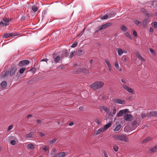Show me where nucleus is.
I'll return each mask as SVG.
<instances>
[{
  "instance_id": "33",
  "label": "nucleus",
  "mask_w": 157,
  "mask_h": 157,
  "mask_svg": "<svg viewBox=\"0 0 157 157\" xmlns=\"http://www.w3.org/2000/svg\"><path fill=\"white\" fill-rule=\"evenodd\" d=\"M1 86L2 88H6V87L7 83L5 81L2 82L1 83Z\"/></svg>"
},
{
  "instance_id": "43",
  "label": "nucleus",
  "mask_w": 157,
  "mask_h": 157,
  "mask_svg": "<svg viewBox=\"0 0 157 157\" xmlns=\"http://www.w3.org/2000/svg\"><path fill=\"white\" fill-rule=\"evenodd\" d=\"M75 52V51H72L69 57L70 58L74 56V53Z\"/></svg>"
},
{
  "instance_id": "61",
  "label": "nucleus",
  "mask_w": 157,
  "mask_h": 157,
  "mask_svg": "<svg viewBox=\"0 0 157 157\" xmlns=\"http://www.w3.org/2000/svg\"><path fill=\"white\" fill-rule=\"evenodd\" d=\"M83 30L81 32V33H80L79 34H78V36H81L82 35V34H83Z\"/></svg>"
},
{
  "instance_id": "27",
  "label": "nucleus",
  "mask_w": 157,
  "mask_h": 157,
  "mask_svg": "<svg viewBox=\"0 0 157 157\" xmlns=\"http://www.w3.org/2000/svg\"><path fill=\"white\" fill-rule=\"evenodd\" d=\"M151 140V138L150 137H148L146 139L144 140L142 142V144H144L146 143L149 142Z\"/></svg>"
},
{
  "instance_id": "23",
  "label": "nucleus",
  "mask_w": 157,
  "mask_h": 157,
  "mask_svg": "<svg viewBox=\"0 0 157 157\" xmlns=\"http://www.w3.org/2000/svg\"><path fill=\"white\" fill-rule=\"evenodd\" d=\"M34 132H30L29 133L27 134L26 135V137L27 138H32L33 137Z\"/></svg>"
},
{
  "instance_id": "40",
  "label": "nucleus",
  "mask_w": 157,
  "mask_h": 157,
  "mask_svg": "<svg viewBox=\"0 0 157 157\" xmlns=\"http://www.w3.org/2000/svg\"><path fill=\"white\" fill-rule=\"evenodd\" d=\"M134 23L136 25H138L140 24H141V21L136 20L134 21Z\"/></svg>"
},
{
  "instance_id": "63",
  "label": "nucleus",
  "mask_w": 157,
  "mask_h": 157,
  "mask_svg": "<svg viewBox=\"0 0 157 157\" xmlns=\"http://www.w3.org/2000/svg\"><path fill=\"white\" fill-rule=\"evenodd\" d=\"M32 116V115H31V114H29V115H28L27 116V118H29V117H31Z\"/></svg>"
},
{
  "instance_id": "53",
  "label": "nucleus",
  "mask_w": 157,
  "mask_h": 157,
  "mask_svg": "<svg viewBox=\"0 0 157 157\" xmlns=\"http://www.w3.org/2000/svg\"><path fill=\"white\" fill-rule=\"evenodd\" d=\"M147 116V115L145 113H142L141 115V117L142 119H144Z\"/></svg>"
},
{
  "instance_id": "13",
  "label": "nucleus",
  "mask_w": 157,
  "mask_h": 157,
  "mask_svg": "<svg viewBox=\"0 0 157 157\" xmlns=\"http://www.w3.org/2000/svg\"><path fill=\"white\" fill-rule=\"evenodd\" d=\"M15 36L16 35L13 33H8L4 34L3 36V37L4 38H8Z\"/></svg>"
},
{
  "instance_id": "18",
  "label": "nucleus",
  "mask_w": 157,
  "mask_h": 157,
  "mask_svg": "<svg viewBox=\"0 0 157 157\" xmlns=\"http://www.w3.org/2000/svg\"><path fill=\"white\" fill-rule=\"evenodd\" d=\"M79 71L86 74H88L89 73V71L84 68L80 69Z\"/></svg>"
},
{
  "instance_id": "25",
  "label": "nucleus",
  "mask_w": 157,
  "mask_h": 157,
  "mask_svg": "<svg viewBox=\"0 0 157 157\" xmlns=\"http://www.w3.org/2000/svg\"><path fill=\"white\" fill-rule=\"evenodd\" d=\"M27 147L29 149H34L35 147V145L32 144H28Z\"/></svg>"
},
{
  "instance_id": "56",
  "label": "nucleus",
  "mask_w": 157,
  "mask_h": 157,
  "mask_svg": "<svg viewBox=\"0 0 157 157\" xmlns=\"http://www.w3.org/2000/svg\"><path fill=\"white\" fill-rule=\"evenodd\" d=\"M133 34L135 36H137V33H136V32L135 31H133Z\"/></svg>"
},
{
  "instance_id": "44",
  "label": "nucleus",
  "mask_w": 157,
  "mask_h": 157,
  "mask_svg": "<svg viewBox=\"0 0 157 157\" xmlns=\"http://www.w3.org/2000/svg\"><path fill=\"white\" fill-rule=\"evenodd\" d=\"M125 35L128 37L129 38L131 39V36L129 34V33L128 32H126L125 33Z\"/></svg>"
},
{
  "instance_id": "46",
  "label": "nucleus",
  "mask_w": 157,
  "mask_h": 157,
  "mask_svg": "<svg viewBox=\"0 0 157 157\" xmlns=\"http://www.w3.org/2000/svg\"><path fill=\"white\" fill-rule=\"evenodd\" d=\"M25 68H21L20 70H19V73L20 74H22V73H23V72H24V71H25Z\"/></svg>"
},
{
  "instance_id": "19",
  "label": "nucleus",
  "mask_w": 157,
  "mask_h": 157,
  "mask_svg": "<svg viewBox=\"0 0 157 157\" xmlns=\"http://www.w3.org/2000/svg\"><path fill=\"white\" fill-rule=\"evenodd\" d=\"M57 140V139L56 138H55L51 140L48 141V143L50 145H52L54 143H55Z\"/></svg>"
},
{
  "instance_id": "38",
  "label": "nucleus",
  "mask_w": 157,
  "mask_h": 157,
  "mask_svg": "<svg viewBox=\"0 0 157 157\" xmlns=\"http://www.w3.org/2000/svg\"><path fill=\"white\" fill-rule=\"evenodd\" d=\"M17 140H14L10 141V143L13 145H14L16 144V141Z\"/></svg>"
},
{
  "instance_id": "32",
  "label": "nucleus",
  "mask_w": 157,
  "mask_h": 157,
  "mask_svg": "<svg viewBox=\"0 0 157 157\" xmlns=\"http://www.w3.org/2000/svg\"><path fill=\"white\" fill-rule=\"evenodd\" d=\"M111 123L110 122L108 124H106L103 128L105 129V131L109 128L111 126Z\"/></svg>"
},
{
  "instance_id": "14",
  "label": "nucleus",
  "mask_w": 157,
  "mask_h": 157,
  "mask_svg": "<svg viewBox=\"0 0 157 157\" xmlns=\"http://www.w3.org/2000/svg\"><path fill=\"white\" fill-rule=\"evenodd\" d=\"M149 117H157V111H151L147 113Z\"/></svg>"
},
{
  "instance_id": "59",
  "label": "nucleus",
  "mask_w": 157,
  "mask_h": 157,
  "mask_svg": "<svg viewBox=\"0 0 157 157\" xmlns=\"http://www.w3.org/2000/svg\"><path fill=\"white\" fill-rule=\"evenodd\" d=\"M103 153L105 157H108V155L105 152H104Z\"/></svg>"
},
{
  "instance_id": "34",
  "label": "nucleus",
  "mask_w": 157,
  "mask_h": 157,
  "mask_svg": "<svg viewBox=\"0 0 157 157\" xmlns=\"http://www.w3.org/2000/svg\"><path fill=\"white\" fill-rule=\"evenodd\" d=\"M157 150V145L151 148L150 150L151 152L155 151Z\"/></svg>"
},
{
  "instance_id": "51",
  "label": "nucleus",
  "mask_w": 157,
  "mask_h": 157,
  "mask_svg": "<svg viewBox=\"0 0 157 157\" xmlns=\"http://www.w3.org/2000/svg\"><path fill=\"white\" fill-rule=\"evenodd\" d=\"M77 43H75L72 44L71 46V47L72 48H75L77 46Z\"/></svg>"
},
{
  "instance_id": "58",
  "label": "nucleus",
  "mask_w": 157,
  "mask_h": 157,
  "mask_svg": "<svg viewBox=\"0 0 157 157\" xmlns=\"http://www.w3.org/2000/svg\"><path fill=\"white\" fill-rule=\"evenodd\" d=\"M153 29L152 28H150L149 29V31L151 33H152L153 32Z\"/></svg>"
},
{
  "instance_id": "10",
  "label": "nucleus",
  "mask_w": 157,
  "mask_h": 157,
  "mask_svg": "<svg viewBox=\"0 0 157 157\" xmlns=\"http://www.w3.org/2000/svg\"><path fill=\"white\" fill-rule=\"evenodd\" d=\"M124 119L127 121H131L132 118V116L131 114L125 113L124 116Z\"/></svg>"
},
{
  "instance_id": "54",
  "label": "nucleus",
  "mask_w": 157,
  "mask_h": 157,
  "mask_svg": "<svg viewBox=\"0 0 157 157\" xmlns=\"http://www.w3.org/2000/svg\"><path fill=\"white\" fill-rule=\"evenodd\" d=\"M64 54V52H63L61 54V56H60V57H61V59H62L63 58H64V56H65V55Z\"/></svg>"
},
{
  "instance_id": "52",
  "label": "nucleus",
  "mask_w": 157,
  "mask_h": 157,
  "mask_svg": "<svg viewBox=\"0 0 157 157\" xmlns=\"http://www.w3.org/2000/svg\"><path fill=\"white\" fill-rule=\"evenodd\" d=\"M115 66L117 69H118L119 68V64L117 62H115Z\"/></svg>"
},
{
  "instance_id": "3",
  "label": "nucleus",
  "mask_w": 157,
  "mask_h": 157,
  "mask_svg": "<svg viewBox=\"0 0 157 157\" xmlns=\"http://www.w3.org/2000/svg\"><path fill=\"white\" fill-rule=\"evenodd\" d=\"M104 85L101 81H98L91 84L90 87L94 90H96L102 88Z\"/></svg>"
},
{
  "instance_id": "42",
  "label": "nucleus",
  "mask_w": 157,
  "mask_h": 157,
  "mask_svg": "<svg viewBox=\"0 0 157 157\" xmlns=\"http://www.w3.org/2000/svg\"><path fill=\"white\" fill-rule=\"evenodd\" d=\"M63 52L64 53L65 57H67L69 56V53L68 52L67 50H65Z\"/></svg>"
},
{
  "instance_id": "47",
  "label": "nucleus",
  "mask_w": 157,
  "mask_h": 157,
  "mask_svg": "<svg viewBox=\"0 0 157 157\" xmlns=\"http://www.w3.org/2000/svg\"><path fill=\"white\" fill-rule=\"evenodd\" d=\"M152 26L154 28H156L157 27V23L156 22H154L153 23Z\"/></svg>"
},
{
  "instance_id": "6",
  "label": "nucleus",
  "mask_w": 157,
  "mask_h": 157,
  "mask_svg": "<svg viewBox=\"0 0 157 157\" xmlns=\"http://www.w3.org/2000/svg\"><path fill=\"white\" fill-rule=\"evenodd\" d=\"M128 109L121 110L117 113L116 115V117H119L122 116L124 114H125L126 113L128 112Z\"/></svg>"
},
{
  "instance_id": "5",
  "label": "nucleus",
  "mask_w": 157,
  "mask_h": 157,
  "mask_svg": "<svg viewBox=\"0 0 157 157\" xmlns=\"http://www.w3.org/2000/svg\"><path fill=\"white\" fill-rule=\"evenodd\" d=\"M100 110L102 112H104L107 113V114H108L110 110V108L109 107L105 106H101L99 108Z\"/></svg>"
},
{
  "instance_id": "60",
  "label": "nucleus",
  "mask_w": 157,
  "mask_h": 157,
  "mask_svg": "<svg viewBox=\"0 0 157 157\" xmlns=\"http://www.w3.org/2000/svg\"><path fill=\"white\" fill-rule=\"evenodd\" d=\"M37 123L39 124H40L42 122V121L40 120H37Z\"/></svg>"
},
{
  "instance_id": "48",
  "label": "nucleus",
  "mask_w": 157,
  "mask_h": 157,
  "mask_svg": "<svg viewBox=\"0 0 157 157\" xmlns=\"http://www.w3.org/2000/svg\"><path fill=\"white\" fill-rule=\"evenodd\" d=\"M94 121L98 124H100L101 123V121L97 119H95Z\"/></svg>"
},
{
  "instance_id": "7",
  "label": "nucleus",
  "mask_w": 157,
  "mask_h": 157,
  "mask_svg": "<svg viewBox=\"0 0 157 157\" xmlns=\"http://www.w3.org/2000/svg\"><path fill=\"white\" fill-rule=\"evenodd\" d=\"M29 61L28 60H24L20 61L18 65L20 67H21L24 66L25 65L29 64Z\"/></svg>"
},
{
  "instance_id": "28",
  "label": "nucleus",
  "mask_w": 157,
  "mask_h": 157,
  "mask_svg": "<svg viewBox=\"0 0 157 157\" xmlns=\"http://www.w3.org/2000/svg\"><path fill=\"white\" fill-rule=\"evenodd\" d=\"M43 150L45 151H48L49 152V146H44V147L42 148Z\"/></svg>"
},
{
  "instance_id": "12",
  "label": "nucleus",
  "mask_w": 157,
  "mask_h": 157,
  "mask_svg": "<svg viewBox=\"0 0 157 157\" xmlns=\"http://www.w3.org/2000/svg\"><path fill=\"white\" fill-rule=\"evenodd\" d=\"M17 71V69L15 67H11L10 70V75L11 76H14L15 72Z\"/></svg>"
},
{
  "instance_id": "15",
  "label": "nucleus",
  "mask_w": 157,
  "mask_h": 157,
  "mask_svg": "<svg viewBox=\"0 0 157 157\" xmlns=\"http://www.w3.org/2000/svg\"><path fill=\"white\" fill-rule=\"evenodd\" d=\"M116 112V109L115 108H114L113 109V111L112 112H110L109 111L108 115L109 116L113 117L115 115Z\"/></svg>"
},
{
  "instance_id": "62",
  "label": "nucleus",
  "mask_w": 157,
  "mask_h": 157,
  "mask_svg": "<svg viewBox=\"0 0 157 157\" xmlns=\"http://www.w3.org/2000/svg\"><path fill=\"white\" fill-rule=\"evenodd\" d=\"M74 124V123H73V122H71L69 124V125L70 126H72V125H73Z\"/></svg>"
},
{
  "instance_id": "21",
  "label": "nucleus",
  "mask_w": 157,
  "mask_h": 157,
  "mask_svg": "<svg viewBox=\"0 0 157 157\" xmlns=\"http://www.w3.org/2000/svg\"><path fill=\"white\" fill-rule=\"evenodd\" d=\"M9 71L7 70L6 71H3L2 73V77H5L7 76L9 74Z\"/></svg>"
},
{
  "instance_id": "17",
  "label": "nucleus",
  "mask_w": 157,
  "mask_h": 157,
  "mask_svg": "<svg viewBox=\"0 0 157 157\" xmlns=\"http://www.w3.org/2000/svg\"><path fill=\"white\" fill-rule=\"evenodd\" d=\"M115 16V14H113L112 16H110V14L105 15L104 16H101V18L102 19H107L109 17H111Z\"/></svg>"
},
{
  "instance_id": "41",
  "label": "nucleus",
  "mask_w": 157,
  "mask_h": 157,
  "mask_svg": "<svg viewBox=\"0 0 157 157\" xmlns=\"http://www.w3.org/2000/svg\"><path fill=\"white\" fill-rule=\"evenodd\" d=\"M113 148L114 150L116 151H118V147L117 145H113Z\"/></svg>"
},
{
  "instance_id": "20",
  "label": "nucleus",
  "mask_w": 157,
  "mask_h": 157,
  "mask_svg": "<svg viewBox=\"0 0 157 157\" xmlns=\"http://www.w3.org/2000/svg\"><path fill=\"white\" fill-rule=\"evenodd\" d=\"M104 131L105 129L103 128H100L96 132V134L98 135L104 132Z\"/></svg>"
},
{
  "instance_id": "2",
  "label": "nucleus",
  "mask_w": 157,
  "mask_h": 157,
  "mask_svg": "<svg viewBox=\"0 0 157 157\" xmlns=\"http://www.w3.org/2000/svg\"><path fill=\"white\" fill-rule=\"evenodd\" d=\"M121 82L123 83V84L121 83V85L124 90L132 94L133 93V89L126 85L127 84V82L125 79H121Z\"/></svg>"
},
{
  "instance_id": "57",
  "label": "nucleus",
  "mask_w": 157,
  "mask_h": 157,
  "mask_svg": "<svg viewBox=\"0 0 157 157\" xmlns=\"http://www.w3.org/2000/svg\"><path fill=\"white\" fill-rule=\"evenodd\" d=\"M48 60V59H43L41 60V61H45L46 62H47Z\"/></svg>"
},
{
  "instance_id": "35",
  "label": "nucleus",
  "mask_w": 157,
  "mask_h": 157,
  "mask_svg": "<svg viewBox=\"0 0 157 157\" xmlns=\"http://www.w3.org/2000/svg\"><path fill=\"white\" fill-rule=\"evenodd\" d=\"M132 126H135V127H136L138 125V124L137 123V121L136 120H135L133 122L132 124Z\"/></svg>"
},
{
  "instance_id": "45",
  "label": "nucleus",
  "mask_w": 157,
  "mask_h": 157,
  "mask_svg": "<svg viewBox=\"0 0 157 157\" xmlns=\"http://www.w3.org/2000/svg\"><path fill=\"white\" fill-rule=\"evenodd\" d=\"M77 54L79 55H80L82 54V51L81 50H78L77 52Z\"/></svg>"
},
{
  "instance_id": "26",
  "label": "nucleus",
  "mask_w": 157,
  "mask_h": 157,
  "mask_svg": "<svg viewBox=\"0 0 157 157\" xmlns=\"http://www.w3.org/2000/svg\"><path fill=\"white\" fill-rule=\"evenodd\" d=\"M57 151L56 148H53L51 151V155H54L57 152Z\"/></svg>"
},
{
  "instance_id": "39",
  "label": "nucleus",
  "mask_w": 157,
  "mask_h": 157,
  "mask_svg": "<svg viewBox=\"0 0 157 157\" xmlns=\"http://www.w3.org/2000/svg\"><path fill=\"white\" fill-rule=\"evenodd\" d=\"M105 63L107 65L108 67H110V66H111L109 61L107 59H106L105 60Z\"/></svg>"
},
{
  "instance_id": "55",
  "label": "nucleus",
  "mask_w": 157,
  "mask_h": 157,
  "mask_svg": "<svg viewBox=\"0 0 157 157\" xmlns=\"http://www.w3.org/2000/svg\"><path fill=\"white\" fill-rule=\"evenodd\" d=\"M39 134L42 137H43L44 136V134L42 132H40Z\"/></svg>"
},
{
  "instance_id": "64",
  "label": "nucleus",
  "mask_w": 157,
  "mask_h": 157,
  "mask_svg": "<svg viewBox=\"0 0 157 157\" xmlns=\"http://www.w3.org/2000/svg\"><path fill=\"white\" fill-rule=\"evenodd\" d=\"M83 108L82 106H80L79 107V109L80 110H82Z\"/></svg>"
},
{
  "instance_id": "16",
  "label": "nucleus",
  "mask_w": 157,
  "mask_h": 157,
  "mask_svg": "<svg viewBox=\"0 0 157 157\" xmlns=\"http://www.w3.org/2000/svg\"><path fill=\"white\" fill-rule=\"evenodd\" d=\"M66 155L65 152L62 151L58 153L55 156V157H65Z\"/></svg>"
},
{
  "instance_id": "8",
  "label": "nucleus",
  "mask_w": 157,
  "mask_h": 157,
  "mask_svg": "<svg viewBox=\"0 0 157 157\" xmlns=\"http://www.w3.org/2000/svg\"><path fill=\"white\" fill-rule=\"evenodd\" d=\"M53 55L54 60L56 63L62 60L60 55L56 54H53Z\"/></svg>"
},
{
  "instance_id": "36",
  "label": "nucleus",
  "mask_w": 157,
  "mask_h": 157,
  "mask_svg": "<svg viewBox=\"0 0 157 157\" xmlns=\"http://www.w3.org/2000/svg\"><path fill=\"white\" fill-rule=\"evenodd\" d=\"M121 29L124 32L127 31V29L124 25H122L121 27Z\"/></svg>"
},
{
  "instance_id": "49",
  "label": "nucleus",
  "mask_w": 157,
  "mask_h": 157,
  "mask_svg": "<svg viewBox=\"0 0 157 157\" xmlns=\"http://www.w3.org/2000/svg\"><path fill=\"white\" fill-rule=\"evenodd\" d=\"M13 125H10L8 127V131H10V130H11L13 128Z\"/></svg>"
},
{
  "instance_id": "37",
  "label": "nucleus",
  "mask_w": 157,
  "mask_h": 157,
  "mask_svg": "<svg viewBox=\"0 0 157 157\" xmlns=\"http://www.w3.org/2000/svg\"><path fill=\"white\" fill-rule=\"evenodd\" d=\"M32 10L34 12H36L37 10V8L35 6H33L32 7Z\"/></svg>"
},
{
  "instance_id": "11",
  "label": "nucleus",
  "mask_w": 157,
  "mask_h": 157,
  "mask_svg": "<svg viewBox=\"0 0 157 157\" xmlns=\"http://www.w3.org/2000/svg\"><path fill=\"white\" fill-rule=\"evenodd\" d=\"M114 102L116 103L120 104H125V101L124 100L119 98H117L115 99Z\"/></svg>"
},
{
  "instance_id": "1",
  "label": "nucleus",
  "mask_w": 157,
  "mask_h": 157,
  "mask_svg": "<svg viewBox=\"0 0 157 157\" xmlns=\"http://www.w3.org/2000/svg\"><path fill=\"white\" fill-rule=\"evenodd\" d=\"M112 137L117 141H121L124 142H128V138L126 135L123 134H119L114 135L112 136Z\"/></svg>"
},
{
  "instance_id": "31",
  "label": "nucleus",
  "mask_w": 157,
  "mask_h": 157,
  "mask_svg": "<svg viewBox=\"0 0 157 157\" xmlns=\"http://www.w3.org/2000/svg\"><path fill=\"white\" fill-rule=\"evenodd\" d=\"M7 140H17V138L13 136H9L7 138Z\"/></svg>"
},
{
  "instance_id": "24",
  "label": "nucleus",
  "mask_w": 157,
  "mask_h": 157,
  "mask_svg": "<svg viewBox=\"0 0 157 157\" xmlns=\"http://www.w3.org/2000/svg\"><path fill=\"white\" fill-rule=\"evenodd\" d=\"M121 125L120 124H119L117 125L115 128L114 130L116 132H119V131L121 129Z\"/></svg>"
},
{
  "instance_id": "4",
  "label": "nucleus",
  "mask_w": 157,
  "mask_h": 157,
  "mask_svg": "<svg viewBox=\"0 0 157 157\" xmlns=\"http://www.w3.org/2000/svg\"><path fill=\"white\" fill-rule=\"evenodd\" d=\"M10 20L6 17H4L2 20L0 22V27L2 28L5 26H7L9 25V22Z\"/></svg>"
},
{
  "instance_id": "30",
  "label": "nucleus",
  "mask_w": 157,
  "mask_h": 157,
  "mask_svg": "<svg viewBox=\"0 0 157 157\" xmlns=\"http://www.w3.org/2000/svg\"><path fill=\"white\" fill-rule=\"evenodd\" d=\"M148 20L147 19H145L143 21V22H142V25L143 26V27L144 28H145L147 24Z\"/></svg>"
},
{
  "instance_id": "29",
  "label": "nucleus",
  "mask_w": 157,
  "mask_h": 157,
  "mask_svg": "<svg viewBox=\"0 0 157 157\" xmlns=\"http://www.w3.org/2000/svg\"><path fill=\"white\" fill-rule=\"evenodd\" d=\"M117 53L119 56H121L123 53V51L121 48H118L117 49Z\"/></svg>"
},
{
  "instance_id": "9",
  "label": "nucleus",
  "mask_w": 157,
  "mask_h": 157,
  "mask_svg": "<svg viewBox=\"0 0 157 157\" xmlns=\"http://www.w3.org/2000/svg\"><path fill=\"white\" fill-rule=\"evenodd\" d=\"M111 25V23H106L102 25L99 27V30L101 31V30L105 29Z\"/></svg>"
},
{
  "instance_id": "50",
  "label": "nucleus",
  "mask_w": 157,
  "mask_h": 157,
  "mask_svg": "<svg viewBox=\"0 0 157 157\" xmlns=\"http://www.w3.org/2000/svg\"><path fill=\"white\" fill-rule=\"evenodd\" d=\"M149 51H150V52L152 54H155V51H154V50L153 49H152V48H150L149 49Z\"/></svg>"
},
{
  "instance_id": "22",
  "label": "nucleus",
  "mask_w": 157,
  "mask_h": 157,
  "mask_svg": "<svg viewBox=\"0 0 157 157\" xmlns=\"http://www.w3.org/2000/svg\"><path fill=\"white\" fill-rule=\"evenodd\" d=\"M136 55L137 57L141 61H145V59H144L139 53H137L136 54Z\"/></svg>"
}]
</instances>
